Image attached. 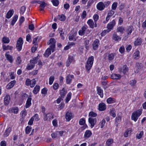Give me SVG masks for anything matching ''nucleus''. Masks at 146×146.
Segmentation results:
<instances>
[{
    "mask_svg": "<svg viewBox=\"0 0 146 146\" xmlns=\"http://www.w3.org/2000/svg\"><path fill=\"white\" fill-rule=\"evenodd\" d=\"M36 83V81L33 79L31 80L29 79H27L25 81V85L27 86H30L31 88L33 87Z\"/></svg>",
    "mask_w": 146,
    "mask_h": 146,
    "instance_id": "obj_4",
    "label": "nucleus"
},
{
    "mask_svg": "<svg viewBox=\"0 0 146 146\" xmlns=\"http://www.w3.org/2000/svg\"><path fill=\"white\" fill-rule=\"evenodd\" d=\"M131 131L130 129H128L124 133V135L125 137H127L129 135H130Z\"/></svg>",
    "mask_w": 146,
    "mask_h": 146,
    "instance_id": "obj_40",
    "label": "nucleus"
},
{
    "mask_svg": "<svg viewBox=\"0 0 146 146\" xmlns=\"http://www.w3.org/2000/svg\"><path fill=\"white\" fill-rule=\"evenodd\" d=\"M49 41L50 42L48 44L50 45V47L51 48L52 52H53L54 51L56 40L54 38H51L50 39Z\"/></svg>",
    "mask_w": 146,
    "mask_h": 146,
    "instance_id": "obj_7",
    "label": "nucleus"
},
{
    "mask_svg": "<svg viewBox=\"0 0 146 146\" xmlns=\"http://www.w3.org/2000/svg\"><path fill=\"white\" fill-rule=\"evenodd\" d=\"M114 11L112 10H111L109 11L107 15L108 16L111 17L114 14Z\"/></svg>",
    "mask_w": 146,
    "mask_h": 146,
    "instance_id": "obj_54",
    "label": "nucleus"
},
{
    "mask_svg": "<svg viewBox=\"0 0 146 146\" xmlns=\"http://www.w3.org/2000/svg\"><path fill=\"white\" fill-rule=\"evenodd\" d=\"M92 135L91 131L88 130H87L85 132L84 137L85 138H88L90 137Z\"/></svg>",
    "mask_w": 146,
    "mask_h": 146,
    "instance_id": "obj_21",
    "label": "nucleus"
},
{
    "mask_svg": "<svg viewBox=\"0 0 146 146\" xmlns=\"http://www.w3.org/2000/svg\"><path fill=\"white\" fill-rule=\"evenodd\" d=\"M18 111L19 109L17 107L13 108L11 109V112L15 114L17 113H18Z\"/></svg>",
    "mask_w": 146,
    "mask_h": 146,
    "instance_id": "obj_47",
    "label": "nucleus"
},
{
    "mask_svg": "<svg viewBox=\"0 0 146 146\" xmlns=\"http://www.w3.org/2000/svg\"><path fill=\"white\" fill-rule=\"evenodd\" d=\"M99 44V41L98 39H96L94 41L93 44V48L94 50H96L98 48Z\"/></svg>",
    "mask_w": 146,
    "mask_h": 146,
    "instance_id": "obj_13",
    "label": "nucleus"
},
{
    "mask_svg": "<svg viewBox=\"0 0 146 146\" xmlns=\"http://www.w3.org/2000/svg\"><path fill=\"white\" fill-rule=\"evenodd\" d=\"M89 116L95 117L97 116V114L96 113L93 111H91L89 113Z\"/></svg>",
    "mask_w": 146,
    "mask_h": 146,
    "instance_id": "obj_51",
    "label": "nucleus"
},
{
    "mask_svg": "<svg viewBox=\"0 0 146 146\" xmlns=\"http://www.w3.org/2000/svg\"><path fill=\"white\" fill-rule=\"evenodd\" d=\"M143 135V131H141L139 133L137 134L136 137L138 139H139L142 137Z\"/></svg>",
    "mask_w": 146,
    "mask_h": 146,
    "instance_id": "obj_42",
    "label": "nucleus"
},
{
    "mask_svg": "<svg viewBox=\"0 0 146 146\" xmlns=\"http://www.w3.org/2000/svg\"><path fill=\"white\" fill-rule=\"evenodd\" d=\"M23 43L22 38L21 37L19 38L17 41L16 44V48L18 51L21 50Z\"/></svg>",
    "mask_w": 146,
    "mask_h": 146,
    "instance_id": "obj_5",
    "label": "nucleus"
},
{
    "mask_svg": "<svg viewBox=\"0 0 146 146\" xmlns=\"http://www.w3.org/2000/svg\"><path fill=\"white\" fill-rule=\"evenodd\" d=\"M11 131V128L9 127L5 131L4 133V136L5 137H7L8 136L10 132Z\"/></svg>",
    "mask_w": 146,
    "mask_h": 146,
    "instance_id": "obj_29",
    "label": "nucleus"
},
{
    "mask_svg": "<svg viewBox=\"0 0 146 146\" xmlns=\"http://www.w3.org/2000/svg\"><path fill=\"white\" fill-rule=\"evenodd\" d=\"M72 96V93L71 92H69L67 94L66 98V102L67 103L69 102L71 99Z\"/></svg>",
    "mask_w": 146,
    "mask_h": 146,
    "instance_id": "obj_37",
    "label": "nucleus"
},
{
    "mask_svg": "<svg viewBox=\"0 0 146 146\" xmlns=\"http://www.w3.org/2000/svg\"><path fill=\"white\" fill-rule=\"evenodd\" d=\"M74 62V58L73 56L69 55L66 62V66H69L70 64Z\"/></svg>",
    "mask_w": 146,
    "mask_h": 146,
    "instance_id": "obj_8",
    "label": "nucleus"
},
{
    "mask_svg": "<svg viewBox=\"0 0 146 146\" xmlns=\"http://www.w3.org/2000/svg\"><path fill=\"white\" fill-rule=\"evenodd\" d=\"M2 48L3 51L7 50H12L13 47L12 46L8 45L6 46L5 45H3L2 46Z\"/></svg>",
    "mask_w": 146,
    "mask_h": 146,
    "instance_id": "obj_23",
    "label": "nucleus"
},
{
    "mask_svg": "<svg viewBox=\"0 0 146 146\" xmlns=\"http://www.w3.org/2000/svg\"><path fill=\"white\" fill-rule=\"evenodd\" d=\"M51 2L53 5L55 6H57L59 4V1L58 0H52Z\"/></svg>",
    "mask_w": 146,
    "mask_h": 146,
    "instance_id": "obj_46",
    "label": "nucleus"
},
{
    "mask_svg": "<svg viewBox=\"0 0 146 146\" xmlns=\"http://www.w3.org/2000/svg\"><path fill=\"white\" fill-rule=\"evenodd\" d=\"M31 127L30 126H27L26 128L25 132L26 134L29 133L31 131Z\"/></svg>",
    "mask_w": 146,
    "mask_h": 146,
    "instance_id": "obj_53",
    "label": "nucleus"
},
{
    "mask_svg": "<svg viewBox=\"0 0 146 146\" xmlns=\"http://www.w3.org/2000/svg\"><path fill=\"white\" fill-rule=\"evenodd\" d=\"M51 48H48L46 51L45 53L44 54V55L46 57H48L51 54Z\"/></svg>",
    "mask_w": 146,
    "mask_h": 146,
    "instance_id": "obj_27",
    "label": "nucleus"
},
{
    "mask_svg": "<svg viewBox=\"0 0 146 146\" xmlns=\"http://www.w3.org/2000/svg\"><path fill=\"white\" fill-rule=\"evenodd\" d=\"M106 109V106L105 104L103 103H102L99 104V110L101 111L104 110Z\"/></svg>",
    "mask_w": 146,
    "mask_h": 146,
    "instance_id": "obj_20",
    "label": "nucleus"
},
{
    "mask_svg": "<svg viewBox=\"0 0 146 146\" xmlns=\"http://www.w3.org/2000/svg\"><path fill=\"white\" fill-rule=\"evenodd\" d=\"M119 52L121 53H123L125 51V48L124 46H122L121 47L119 50Z\"/></svg>",
    "mask_w": 146,
    "mask_h": 146,
    "instance_id": "obj_64",
    "label": "nucleus"
},
{
    "mask_svg": "<svg viewBox=\"0 0 146 146\" xmlns=\"http://www.w3.org/2000/svg\"><path fill=\"white\" fill-rule=\"evenodd\" d=\"M57 19L60 21H64L66 19V17L63 15H59L58 16Z\"/></svg>",
    "mask_w": 146,
    "mask_h": 146,
    "instance_id": "obj_39",
    "label": "nucleus"
},
{
    "mask_svg": "<svg viewBox=\"0 0 146 146\" xmlns=\"http://www.w3.org/2000/svg\"><path fill=\"white\" fill-rule=\"evenodd\" d=\"M2 41L3 43L7 44L9 42L10 40L9 38L4 36L3 38Z\"/></svg>",
    "mask_w": 146,
    "mask_h": 146,
    "instance_id": "obj_30",
    "label": "nucleus"
},
{
    "mask_svg": "<svg viewBox=\"0 0 146 146\" xmlns=\"http://www.w3.org/2000/svg\"><path fill=\"white\" fill-rule=\"evenodd\" d=\"M38 47V45H34L31 48V51L33 52H35L36 50Z\"/></svg>",
    "mask_w": 146,
    "mask_h": 146,
    "instance_id": "obj_57",
    "label": "nucleus"
},
{
    "mask_svg": "<svg viewBox=\"0 0 146 146\" xmlns=\"http://www.w3.org/2000/svg\"><path fill=\"white\" fill-rule=\"evenodd\" d=\"M97 9L100 11L103 10L105 8V5L102 2H99L96 5Z\"/></svg>",
    "mask_w": 146,
    "mask_h": 146,
    "instance_id": "obj_10",
    "label": "nucleus"
},
{
    "mask_svg": "<svg viewBox=\"0 0 146 146\" xmlns=\"http://www.w3.org/2000/svg\"><path fill=\"white\" fill-rule=\"evenodd\" d=\"M9 52H7L5 54V56L7 60L9 61V62L11 63L13 62V59L12 56L10 54H8Z\"/></svg>",
    "mask_w": 146,
    "mask_h": 146,
    "instance_id": "obj_12",
    "label": "nucleus"
},
{
    "mask_svg": "<svg viewBox=\"0 0 146 146\" xmlns=\"http://www.w3.org/2000/svg\"><path fill=\"white\" fill-rule=\"evenodd\" d=\"M116 24L115 21L114 20H113L111 21L110 22L108 23L107 26V29L105 30L104 32L102 33L101 34L102 36L104 32L105 33H108L111 31L113 27L115 26Z\"/></svg>",
    "mask_w": 146,
    "mask_h": 146,
    "instance_id": "obj_2",
    "label": "nucleus"
},
{
    "mask_svg": "<svg viewBox=\"0 0 146 146\" xmlns=\"http://www.w3.org/2000/svg\"><path fill=\"white\" fill-rule=\"evenodd\" d=\"M21 62V57L20 56H18L17 59L16 60V63L17 65L20 64Z\"/></svg>",
    "mask_w": 146,
    "mask_h": 146,
    "instance_id": "obj_58",
    "label": "nucleus"
},
{
    "mask_svg": "<svg viewBox=\"0 0 146 146\" xmlns=\"http://www.w3.org/2000/svg\"><path fill=\"white\" fill-rule=\"evenodd\" d=\"M110 115L113 117H114L116 116L115 111L114 109H112L110 110Z\"/></svg>",
    "mask_w": 146,
    "mask_h": 146,
    "instance_id": "obj_41",
    "label": "nucleus"
},
{
    "mask_svg": "<svg viewBox=\"0 0 146 146\" xmlns=\"http://www.w3.org/2000/svg\"><path fill=\"white\" fill-rule=\"evenodd\" d=\"M117 3L116 2H114L111 6V9L113 10H115L117 6Z\"/></svg>",
    "mask_w": 146,
    "mask_h": 146,
    "instance_id": "obj_49",
    "label": "nucleus"
},
{
    "mask_svg": "<svg viewBox=\"0 0 146 146\" xmlns=\"http://www.w3.org/2000/svg\"><path fill=\"white\" fill-rule=\"evenodd\" d=\"M105 123L106 121L105 120L103 119L99 123V126L101 128H103L104 126Z\"/></svg>",
    "mask_w": 146,
    "mask_h": 146,
    "instance_id": "obj_44",
    "label": "nucleus"
},
{
    "mask_svg": "<svg viewBox=\"0 0 146 146\" xmlns=\"http://www.w3.org/2000/svg\"><path fill=\"white\" fill-rule=\"evenodd\" d=\"M125 31L124 28L122 27H120L117 28V32H119L121 34H123Z\"/></svg>",
    "mask_w": 146,
    "mask_h": 146,
    "instance_id": "obj_38",
    "label": "nucleus"
},
{
    "mask_svg": "<svg viewBox=\"0 0 146 146\" xmlns=\"http://www.w3.org/2000/svg\"><path fill=\"white\" fill-rule=\"evenodd\" d=\"M16 82L15 80L11 81L9 82L6 86V88L8 89H10L14 86Z\"/></svg>",
    "mask_w": 146,
    "mask_h": 146,
    "instance_id": "obj_17",
    "label": "nucleus"
},
{
    "mask_svg": "<svg viewBox=\"0 0 146 146\" xmlns=\"http://www.w3.org/2000/svg\"><path fill=\"white\" fill-rule=\"evenodd\" d=\"M94 57L91 56L88 58L86 62V68L88 73L92 67L94 62Z\"/></svg>",
    "mask_w": 146,
    "mask_h": 146,
    "instance_id": "obj_1",
    "label": "nucleus"
},
{
    "mask_svg": "<svg viewBox=\"0 0 146 146\" xmlns=\"http://www.w3.org/2000/svg\"><path fill=\"white\" fill-rule=\"evenodd\" d=\"M37 58L38 57L34 58L33 60H30V63L34 64H36L37 63V61L38 60Z\"/></svg>",
    "mask_w": 146,
    "mask_h": 146,
    "instance_id": "obj_50",
    "label": "nucleus"
},
{
    "mask_svg": "<svg viewBox=\"0 0 146 146\" xmlns=\"http://www.w3.org/2000/svg\"><path fill=\"white\" fill-rule=\"evenodd\" d=\"M142 43V39L141 38H138L134 42V44L135 46L140 45Z\"/></svg>",
    "mask_w": 146,
    "mask_h": 146,
    "instance_id": "obj_25",
    "label": "nucleus"
},
{
    "mask_svg": "<svg viewBox=\"0 0 146 146\" xmlns=\"http://www.w3.org/2000/svg\"><path fill=\"white\" fill-rule=\"evenodd\" d=\"M142 113V110H139L136 111L133 113L131 115V119L132 120L136 121L138 117Z\"/></svg>",
    "mask_w": 146,
    "mask_h": 146,
    "instance_id": "obj_3",
    "label": "nucleus"
},
{
    "mask_svg": "<svg viewBox=\"0 0 146 146\" xmlns=\"http://www.w3.org/2000/svg\"><path fill=\"white\" fill-rule=\"evenodd\" d=\"M133 28L132 26H129L127 27L125 29V32H126L127 35H130L132 32L133 31Z\"/></svg>",
    "mask_w": 146,
    "mask_h": 146,
    "instance_id": "obj_14",
    "label": "nucleus"
},
{
    "mask_svg": "<svg viewBox=\"0 0 146 146\" xmlns=\"http://www.w3.org/2000/svg\"><path fill=\"white\" fill-rule=\"evenodd\" d=\"M88 27L86 25L84 26L81 28V30L79 31L78 33L80 35L82 36L85 34V31L87 29Z\"/></svg>",
    "mask_w": 146,
    "mask_h": 146,
    "instance_id": "obj_15",
    "label": "nucleus"
},
{
    "mask_svg": "<svg viewBox=\"0 0 146 146\" xmlns=\"http://www.w3.org/2000/svg\"><path fill=\"white\" fill-rule=\"evenodd\" d=\"M54 114L52 113H48L47 114L44 113V114L43 119L44 121L47 120H50L54 118Z\"/></svg>",
    "mask_w": 146,
    "mask_h": 146,
    "instance_id": "obj_6",
    "label": "nucleus"
},
{
    "mask_svg": "<svg viewBox=\"0 0 146 146\" xmlns=\"http://www.w3.org/2000/svg\"><path fill=\"white\" fill-rule=\"evenodd\" d=\"M87 23L90 26V27L92 28H93L94 27V23L92 19H89L87 21Z\"/></svg>",
    "mask_w": 146,
    "mask_h": 146,
    "instance_id": "obj_35",
    "label": "nucleus"
},
{
    "mask_svg": "<svg viewBox=\"0 0 146 146\" xmlns=\"http://www.w3.org/2000/svg\"><path fill=\"white\" fill-rule=\"evenodd\" d=\"M54 79V76H52L50 77L49 78V84L50 85H51L53 83Z\"/></svg>",
    "mask_w": 146,
    "mask_h": 146,
    "instance_id": "obj_48",
    "label": "nucleus"
},
{
    "mask_svg": "<svg viewBox=\"0 0 146 146\" xmlns=\"http://www.w3.org/2000/svg\"><path fill=\"white\" fill-rule=\"evenodd\" d=\"M113 39L115 41H119L121 40V38L118 36L116 33L113 34Z\"/></svg>",
    "mask_w": 146,
    "mask_h": 146,
    "instance_id": "obj_33",
    "label": "nucleus"
},
{
    "mask_svg": "<svg viewBox=\"0 0 146 146\" xmlns=\"http://www.w3.org/2000/svg\"><path fill=\"white\" fill-rule=\"evenodd\" d=\"M113 143V140L112 139H108L106 142V146H111Z\"/></svg>",
    "mask_w": 146,
    "mask_h": 146,
    "instance_id": "obj_31",
    "label": "nucleus"
},
{
    "mask_svg": "<svg viewBox=\"0 0 146 146\" xmlns=\"http://www.w3.org/2000/svg\"><path fill=\"white\" fill-rule=\"evenodd\" d=\"M34 66V65H29V64H28L26 68L28 70H30L33 68Z\"/></svg>",
    "mask_w": 146,
    "mask_h": 146,
    "instance_id": "obj_55",
    "label": "nucleus"
},
{
    "mask_svg": "<svg viewBox=\"0 0 146 146\" xmlns=\"http://www.w3.org/2000/svg\"><path fill=\"white\" fill-rule=\"evenodd\" d=\"M31 96H29L28 98V99L27 101V102L25 107L26 108H29L31 104Z\"/></svg>",
    "mask_w": 146,
    "mask_h": 146,
    "instance_id": "obj_18",
    "label": "nucleus"
},
{
    "mask_svg": "<svg viewBox=\"0 0 146 146\" xmlns=\"http://www.w3.org/2000/svg\"><path fill=\"white\" fill-rule=\"evenodd\" d=\"M67 93V91L65 90L64 88H63V89L60 91V94L62 98H64V96Z\"/></svg>",
    "mask_w": 146,
    "mask_h": 146,
    "instance_id": "obj_34",
    "label": "nucleus"
},
{
    "mask_svg": "<svg viewBox=\"0 0 146 146\" xmlns=\"http://www.w3.org/2000/svg\"><path fill=\"white\" fill-rule=\"evenodd\" d=\"M34 120L33 117H32L29 120L28 124L30 125H31L33 123V121Z\"/></svg>",
    "mask_w": 146,
    "mask_h": 146,
    "instance_id": "obj_62",
    "label": "nucleus"
},
{
    "mask_svg": "<svg viewBox=\"0 0 146 146\" xmlns=\"http://www.w3.org/2000/svg\"><path fill=\"white\" fill-rule=\"evenodd\" d=\"M74 78V76L72 75H68L66 77V82L67 84H70L72 79Z\"/></svg>",
    "mask_w": 146,
    "mask_h": 146,
    "instance_id": "obj_11",
    "label": "nucleus"
},
{
    "mask_svg": "<svg viewBox=\"0 0 146 146\" xmlns=\"http://www.w3.org/2000/svg\"><path fill=\"white\" fill-rule=\"evenodd\" d=\"M14 12V11L13 10H9L7 14L6 17L7 19L10 18L13 15Z\"/></svg>",
    "mask_w": 146,
    "mask_h": 146,
    "instance_id": "obj_26",
    "label": "nucleus"
},
{
    "mask_svg": "<svg viewBox=\"0 0 146 146\" xmlns=\"http://www.w3.org/2000/svg\"><path fill=\"white\" fill-rule=\"evenodd\" d=\"M107 102L108 104H111L113 103L114 101L111 98H110L107 99Z\"/></svg>",
    "mask_w": 146,
    "mask_h": 146,
    "instance_id": "obj_61",
    "label": "nucleus"
},
{
    "mask_svg": "<svg viewBox=\"0 0 146 146\" xmlns=\"http://www.w3.org/2000/svg\"><path fill=\"white\" fill-rule=\"evenodd\" d=\"M79 123L80 125H83L85 123V120L84 119H81L79 121Z\"/></svg>",
    "mask_w": 146,
    "mask_h": 146,
    "instance_id": "obj_60",
    "label": "nucleus"
},
{
    "mask_svg": "<svg viewBox=\"0 0 146 146\" xmlns=\"http://www.w3.org/2000/svg\"><path fill=\"white\" fill-rule=\"evenodd\" d=\"M97 88V91L98 94L101 98H102L103 96V91L100 87L98 86Z\"/></svg>",
    "mask_w": 146,
    "mask_h": 146,
    "instance_id": "obj_24",
    "label": "nucleus"
},
{
    "mask_svg": "<svg viewBox=\"0 0 146 146\" xmlns=\"http://www.w3.org/2000/svg\"><path fill=\"white\" fill-rule=\"evenodd\" d=\"M111 77L113 79L118 80L121 78V76L119 74H113L111 75Z\"/></svg>",
    "mask_w": 146,
    "mask_h": 146,
    "instance_id": "obj_22",
    "label": "nucleus"
},
{
    "mask_svg": "<svg viewBox=\"0 0 146 146\" xmlns=\"http://www.w3.org/2000/svg\"><path fill=\"white\" fill-rule=\"evenodd\" d=\"M115 54L114 53H111L108 56V59L109 60H113Z\"/></svg>",
    "mask_w": 146,
    "mask_h": 146,
    "instance_id": "obj_45",
    "label": "nucleus"
},
{
    "mask_svg": "<svg viewBox=\"0 0 146 146\" xmlns=\"http://www.w3.org/2000/svg\"><path fill=\"white\" fill-rule=\"evenodd\" d=\"M122 72L124 74H125L128 72V68L126 65H124L122 68Z\"/></svg>",
    "mask_w": 146,
    "mask_h": 146,
    "instance_id": "obj_36",
    "label": "nucleus"
},
{
    "mask_svg": "<svg viewBox=\"0 0 146 146\" xmlns=\"http://www.w3.org/2000/svg\"><path fill=\"white\" fill-rule=\"evenodd\" d=\"M18 17L17 15H16L14 16L11 23V25L12 26L14 25L18 19Z\"/></svg>",
    "mask_w": 146,
    "mask_h": 146,
    "instance_id": "obj_43",
    "label": "nucleus"
},
{
    "mask_svg": "<svg viewBox=\"0 0 146 146\" xmlns=\"http://www.w3.org/2000/svg\"><path fill=\"white\" fill-rule=\"evenodd\" d=\"M26 7L25 6H22L20 10V13L21 14H23L25 12L26 10Z\"/></svg>",
    "mask_w": 146,
    "mask_h": 146,
    "instance_id": "obj_52",
    "label": "nucleus"
},
{
    "mask_svg": "<svg viewBox=\"0 0 146 146\" xmlns=\"http://www.w3.org/2000/svg\"><path fill=\"white\" fill-rule=\"evenodd\" d=\"M40 89V86L38 85H36L34 88L33 92L34 94H36L39 91Z\"/></svg>",
    "mask_w": 146,
    "mask_h": 146,
    "instance_id": "obj_28",
    "label": "nucleus"
},
{
    "mask_svg": "<svg viewBox=\"0 0 146 146\" xmlns=\"http://www.w3.org/2000/svg\"><path fill=\"white\" fill-rule=\"evenodd\" d=\"M93 18L94 21L96 22V21H98V19L99 16L98 14H95L94 15Z\"/></svg>",
    "mask_w": 146,
    "mask_h": 146,
    "instance_id": "obj_63",
    "label": "nucleus"
},
{
    "mask_svg": "<svg viewBox=\"0 0 146 146\" xmlns=\"http://www.w3.org/2000/svg\"><path fill=\"white\" fill-rule=\"evenodd\" d=\"M10 100V96L9 95H7L4 98V105L6 106L9 103Z\"/></svg>",
    "mask_w": 146,
    "mask_h": 146,
    "instance_id": "obj_16",
    "label": "nucleus"
},
{
    "mask_svg": "<svg viewBox=\"0 0 146 146\" xmlns=\"http://www.w3.org/2000/svg\"><path fill=\"white\" fill-rule=\"evenodd\" d=\"M65 116L66 119L67 121H70L72 118V114L71 112H67Z\"/></svg>",
    "mask_w": 146,
    "mask_h": 146,
    "instance_id": "obj_19",
    "label": "nucleus"
},
{
    "mask_svg": "<svg viewBox=\"0 0 146 146\" xmlns=\"http://www.w3.org/2000/svg\"><path fill=\"white\" fill-rule=\"evenodd\" d=\"M88 122L91 124V127L92 128L96 123V118H92V117H90L88 119Z\"/></svg>",
    "mask_w": 146,
    "mask_h": 146,
    "instance_id": "obj_9",
    "label": "nucleus"
},
{
    "mask_svg": "<svg viewBox=\"0 0 146 146\" xmlns=\"http://www.w3.org/2000/svg\"><path fill=\"white\" fill-rule=\"evenodd\" d=\"M139 50H137L134 53L133 56L134 59H137L139 58Z\"/></svg>",
    "mask_w": 146,
    "mask_h": 146,
    "instance_id": "obj_32",
    "label": "nucleus"
},
{
    "mask_svg": "<svg viewBox=\"0 0 146 146\" xmlns=\"http://www.w3.org/2000/svg\"><path fill=\"white\" fill-rule=\"evenodd\" d=\"M57 131L55 133L52 134L51 136L52 138H55L56 137H59V136L57 134Z\"/></svg>",
    "mask_w": 146,
    "mask_h": 146,
    "instance_id": "obj_59",
    "label": "nucleus"
},
{
    "mask_svg": "<svg viewBox=\"0 0 146 146\" xmlns=\"http://www.w3.org/2000/svg\"><path fill=\"white\" fill-rule=\"evenodd\" d=\"M137 82L135 80H132L129 82V84L132 86H135Z\"/></svg>",
    "mask_w": 146,
    "mask_h": 146,
    "instance_id": "obj_56",
    "label": "nucleus"
}]
</instances>
